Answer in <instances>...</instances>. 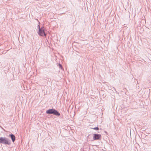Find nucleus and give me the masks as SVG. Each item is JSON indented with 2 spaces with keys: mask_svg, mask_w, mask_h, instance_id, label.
I'll return each instance as SVG.
<instances>
[{
  "mask_svg": "<svg viewBox=\"0 0 151 151\" xmlns=\"http://www.w3.org/2000/svg\"><path fill=\"white\" fill-rule=\"evenodd\" d=\"M46 114H53V115L56 116H59L60 114L57 110L54 109H50L46 111Z\"/></svg>",
  "mask_w": 151,
  "mask_h": 151,
  "instance_id": "nucleus-1",
  "label": "nucleus"
},
{
  "mask_svg": "<svg viewBox=\"0 0 151 151\" xmlns=\"http://www.w3.org/2000/svg\"><path fill=\"white\" fill-rule=\"evenodd\" d=\"M37 27L39 29H39H41V28L40 27V26L39 25H37Z\"/></svg>",
  "mask_w": 151,
  "mask_h": 151,
  "instance_id": "nucleus-8",
  "label": "nucleus"
},
{
  "mask_svg": "<svg viewBox=\"0 0 151 151\" xmlns=\"http://www.w3.org/2000/svg\"><path fill=\"white\" fill-rule=\"evenodd\" d=\"M58 65H59V68L60 69H63L62 66L61 64L59 63Z\"/></svg>",
  "mask_w": 151,
  "mask_h": 151,
  "instance_id": "nucleus-7",
  "label": "nucleus"
},
{
  "mask_svg": "<svg viewBox=\"0 0 151 151\" xmlns=\"http://www.w3.org/2000/svg\"><path fill=\"white\" fill-rule=\"evenodd\" d=\"M91 129L96 130H99V128L98 127H96L94 128H91Z\"/></svg>",
  "mask_w": 151,
  "mask_h": 151,
  "instance_id": "nucleus-6",
  "label": "nucleus"
},
{
  "mask_svg": "<svg viewBox=\"0 0 151 151\" xmlns=\"http://www.w3.org/2000/svg\"><path fill=\"white\" fill-rule=\"evenodd\" d=\"M38 34L39 35L41 36H46V34L45 32L44 28L43 27H42L41 28V29H39V30L38 32Z\"/></svg>",
  "mask_w": 151,
  "mask_h": 151,
  "instance_id": "nucleus-3",
  "label": "nucleus"
},
{
  "mask_svg": "<svg viewBox=\"0 0 151 151\" xmlns=\"http://www.w3.org/2000/svg\"><path fill=\"white\" fill-rule=\"evenodd\" d=\"M0 143L5 145H10L11 144V141L9 139L6 137H0Z\"/></svg>",
  "mask_w": 151,
  "mask_h": 151,
  "instance_id": "nucleus-2",
  "label": "nucleus"
},
{
  "mask_svg": "<svg viewBox=\"0 0 151 151\" xmlns=\"http://www.w3.org/2000/svg\"><path fill=\"white\" fill-rule=\"evenodd\" d=\"M101 137V134H93V140H100Z\"/></svg>",
  "mask_w": 151,
  "mask_h": 151,
  "instance_id": "nucleus-4",
  "label": "nucleus"
},
{
  "mask_svg": "<svg viewBox=\"0 0 151 151\" xmlns=\"http://www.w3.org/2000/svg\"><path fill=\"white\" fill-rule=\"evenodd\" d=\"M9 136L11 138L12 142H14L16 139L15 136L12 134H11L9 135Z\"/></svg>",
  "mask_w": 151,
  "mask_h": 151,
  "instance_id": "nucleus-5",
  "label": "nucleus"
}]
</instances>
